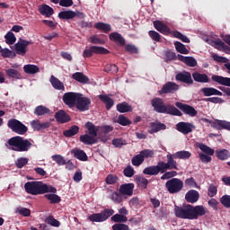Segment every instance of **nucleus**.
I'll return each instance as SVG.
<instances>
[{
    "instance_id": "30",
    "label": "nucleus",
    "mask_w": 230,
    "mask_h": 230,
    "mask_svg": "<svg viewBox=\"0 0 230 230\" xmlns=\"http://www.w3.org/2000/svg\"><path fill=\"white\" fill-rule=\"evenodd\" d=\"M166 125L161 122H152L151 123V129H149L148 133L154 135L155 133L160 130H165Z\"/></svg>"
},
{
    "instance_id": "23",
    "label": "nucleus",
    "mask_w": 230,
    "mask_h": 230,
    "mask_svg": "<svg viewBox=\"0 0 230 230\" xmlns=\"http://www.w3.org/2000/svg\"><path fill=\"white\" fill-rule=\"evenodd\" d=\"M211 81L222 85L230 87V77H224L223 75H211Z\"/></svg>"
},
{
    "instance_id": "53",
    "label": "nucleus",
    "mask_w": 230,
    "mask_h": 230,
    "mask_svg": "<svg viewBox=\"0 0 230 230\" xmlns=\"http://www.w3.org/2000/svg\"><path fill=\"white\" fill-rule=\"evenodd\" d=\"M111 144L115 148H122V146H127V141L123 138H113Z\"/></svg>"
},
{
    "instance_id": "39",
    "label": "nucleus",
    "mask_w": 230,
    "mask_h": 230,
    "mask_svg": "<svg viewBox=\"0 0 230 230\" xmlns=\"http://www.w3.org/2000/svg\"><path fill=\"white\" fill-rule=\"evenodd\" d=\"M58 18L61 20H72L75 18V11H61L58 13Z\"/></svg>"
},
{
    "instance_id": "34",
    "label": "nucleus",
    "mask_w": 230,
    "mask_h": 230,
    "mask_svg": "<svg viewBox=\"0 0 230 230\" xmlns=\"http://www.w3.org/2000/svg\"><path fill=\"white\" fill-rule=\"evenodd\" d=\"M5 75H7L9 78L21 80L22 78V74L19 73L17 69L14 68H8L5 69Z\"/></svg>"
},
{
    "instance_id": "10",
    "label": "nucleus",
    "mask_w": 230,
    "mask_h": 230,
    "mask_svg": "<svg viewBox=\"0 0 230 230\" xmlns=\"http://www.w3.org/2000/svg\"><path fill=\"white\" fill-rule=\"evenodd\" d=\"M32 44V41L25 40L22 38L14 44V51L16 54L24 57L28 52V47Z\"/></svg>"
},
{
    "instance_id": "28",
    "label": "nucleus",
    "mask_w": 230,
    "mask_h": 230,
    "mask_svg": "<svg viewBox=\"0 0 230 230\" xmlns=\"http://www.w3.org/2000/svg\"><path fill=\"white\" fill-rule=\"evenodd\" d=\"M38 11H40V13L47 18H49L54 14V9L51 8L49 5L43 4L40 5V8H38Z\"/></svg>"
},
{
    "instance_id": "58",
    "label": "nucleus",
    "mask_w": 230,
    "mask_h": 230,
    "mask_svg": "<svg viewBox=\"0 0 230 230\" xmlns=\"http://www.w3.org/2000/svg\"><path fill=\"white\" fill-rule=\"evenodd\" d=\"M29 159L26 157H20L15 162V165L18 169H22V167H25L26 164H28Z\"/></svg>"
},
{
    "instance_id": "49",
    "label": "nucleus",
    "mask_w": 230,
    "mask_h": 230,
    "mask_svg": "<svg viewBox=\"0 0 230 230\" xmlns=\"http://www.w3.org/2000/svg\"><path fill=\"white\" fill-rule=\"evenodd\" d=\"M104 72L116 75L119 73V67L115 64H108L104 66Z\"/></svg>"
},
{
    "instance_id": "59",
    "label": "nucleus",
    "mask_w": 230,
    "mask_h": 230,
    "mask_svg": "<svg viewBox=\"0 0 230 230\" xmlns=\"http://www.w3.org/2000/svg\"><path fill=\"white\" fill-rule=\"evenodd\" d=\"M137 155L142 156L145 159H148L155 155V152L151 149H144Z\"/></svg>"
},
{
    "instance_id": "13",
    "label": "nucleus",
    "mask_w": 230,
    "mask_h": 230,
    "mask_svg": "<svg viewBox=\"0 0 230 230\" xmlns=\"http://www.w3.org/2000/svg\"><path fill=\"white\" fill-rule=\"evenodd\" d=\"M175 107L184 112L186 115L190 117H195L198 115V111L194 107L185 104L183 102H175Z\"/></svg>"
},
{
    "instance_id": "11",
    "label": "nucleus",
    "mask_w": 230,
    "mask_h": 230,
    "mask_svg": "<svg viewBox=\"0 0 230 230\" xmlns=\"http://www.w3.org/2000/svg\"><path fill=\"white\" fill-rule=\"evenodd\" d=\"M93 54L107 55L109 54V50L103 47L92 46L90 49L84 50L83 57L84 58H90L93 57Z\"/></svg>"
},
{
    "instance_id": "40",
    "label": "nucleus",
    "mask_w": 230,
    "mask_h": 230,
    "mask_svg": "<svg viewBox=\"0 0 230 230\" xmlns=\"http://www.w3.org/2000/svg\"><path fill=\"white\" fill-rule=\"evenodd\" d=\"M213 59L216 62L224 63L225 64L224 66L226 67V69H227L229 71L228 74L230 75V63H228V59L227 58L220 57L217 54H213Z\"/></svg>"
},
{
    "instance_id": "4",
    "label": "nucleus",
    "mask_w": 230,
    "mask_h": 230,
    "mask_svg": "<svg viewBox=\"0 0 230 230\" xmlns=\"http://www.w3.org/2000/svg\"><path fill=\"white\" fill-rule=\"evenodd\" d=\"M151 105L154 109V111L157 113H166L172 116H181V112L176 107L168 104L165 105L162 98L155 97L151 101Z\"/></svg>"
},
{
    "instance_id": "45",
    "label": "nucleus",
    "mask_w": 230,
    "mask_h": 230,
    "mask_svg": "<svg viewBox=\"0 0 230 230\" xmlns=\"http://www.w3.org/2000/svg\"><path fill=\"white\" fill-rule=\"evenodd\" d=\"M215 46H217L218 50L224 51L226 54H230V47L221 40L214 41Z\"/></svg>"
},
{
    "instance_id": "36",
    "label": "nucleus",
    "mask_w": 230,
    "mask_h": 230,
    "mask_svg": "<svg viewBox=\"0 0 230 230\" xmlns=\"http://www.w3.org/2000/svg\"><path fill=\"white\" fill-rule=\"evenodd\" d=\"M80 128L76 125H73L69 129L63 131V136L66 137H73L79 133Z\"/></svg>"
},
{
    "instance_id": "54",
    "label": "nucleus",
    "mask_w": 230,
    "mask_h": 230,
    "mask_svg": "<svg viewBox=\"0 0 230 230\" xmlns=\"http://www.w3.org/2000/svg\"><path fill=\"white\" fill-rule=\"evenodd\" d=\"M200 92L203 93L204 97H211L214 96V93L216 92V88L214 87H203L200 89Z\"/></svg>"
},
{
    "instance_id": "32",
    "label": "nucleus",
    "mask_w": 230,
    "mask_h": 230,
    "mask_svg": "<svg viewBox=\"0 0 230 230\" xmlns=\"http://www.w3.org/2000/svg\"><path fill=\"white\" fill-rule=\"evenodd\" d=\"M213 128L217 130L226 129L227 131H230V122L217 119V123L213 124Z\"/></svg>"
},
{
    "instance_id": "2",
    "label": "nucleus",
    "mask_w": 230,
    "mask_h": 230,
    "mask_svg": "<svg viewBox=\"0 0 230 230\" xmlns=\"http://www.w3.org/2000/svg\"><path fill=\"white\" fill-rule=\"evenodd\" d=\"M166 157L167 163L161 161L157 162L156 165L146 167L143 172L144 174L154 176L158 175L159 173H164L167 170H178L177 162L174 161V159L178 158H174L172 155H171V154H168Z\"/></svg>"
},
{
    "instance_id": "33",
    "label": "nucleus",
    "mask_w": 230,
    "mask_h": 230,
    "mask_svg": "<svg viewBox=\"0 0 230 230\" xmlns=\"http://www.w3.org/2000/svg\"><path fill=\"white\" fill-rule=\"evenodd\" d=\"M94 28L99 31H102L106 34L110 33L112 31L111 24L102 22H95Z\"/></svg>"
},
{
    "instance_id": "24",
    "label": "nucleus",
    "mask_w": 230,
    "mask_h": 230,
    "mask_svg": "<svg viewBox=\"0 0 230 230\" xmlns=\"http://www.w3.org/2000/svg\"><path fill=\"white\" fill-rule=\"evenodd\" d=\"M51 126L50 122L40 123L39 119H34L31 122V127L36 131H40L43 129H48Z\"/></svg>"
},
{
    "instance_id": "21",
    "label": "nucleus",
    "mask_w": 230,
    "mask_h": 230,
    "mask_svg": "<svg viewBox=\"0 0 230 230\" xmlns=\"http://www.w3.org/2000/svg\"><path fill=\"white\" fill-rule=\"evenodd\" d=\"M153 24L154 28H155V30L159 31L161 34L168 35L171 33L169 26L164 24L163 22L155 21L153 22Z\"/></svg>"
},
{
    "instance_id": "57",
    "label": "nucleus",
    "mask_w": 230,
    "mask_h": 230,
    "mask_svg": "<svg viewBox=\"0 0 230 230\" xmlns=\"http://www.w3.org/2000/svg\"><path fill=\"white\" fill-rule=\"evenodd\" d=\"M144 162L145 158L138 155H135L133 159H131V164L136 167H139Z\"/></svg>"
},
{
    "instance_id": "22",
    "label": "nucleus",
    "mask_w": 230,
    "mask_h": 230,
    "mask_svg": "<svg viewBox=\"0 0 230 230\" xmlns=\"http://www.w3.org/2000/svg\"><path fill=\"white\" fill-rule=\"evenodd\" d=\"M199 199V194L198 190H190L185 194V200L188 203L194 204L195 202H198Z\"/></svg>"
},
{
    "instance_id": "60",
    "label": "nucleus",
    "mask_w": 230,
    "mask_h": 230,
    "mask_svg": "<svg viewBox=\"0 0 230 230\" xmlns=\"http://www.w3.org/2000/svg\"><path fill=\"white\" fill-rule=\"evenodd\" d=\"M124 46H126L125 49L127 52H129L130 54H139V49L136 47V45L128 43Z\"/></svg>"
},
{
    "instance_id": "3",
    "label": "nucleus",
    "mask_w": 230,
    "mask_h": 230,
    "mask_svg": "<svg viewBox=\"0 0 230 230\" xmlns=\"http://www.w3.org/2000/svg\"><path fill=\"white\" fill-rule=\"evenodd\" d=\"M24 188L27 194H31L33 196L47 193L56 194L58 192L57 188L53 186H49L47 183H44L43 181H27L24 185Z\"/></svg>"
},
{
    "instance_id": "51",
    "label": "nucleus",
    "mask_w": 230,
    "mask_h": 230,
    "mask_svg": "<svg viewBox=\"0 0 230 230\" xmlns=\"http://www.w3.org/2000/svg\"><path fill=\"white\" fill-rule=\"evenodd\" d=\"M51 159L56 162L58 166H64L67 163V161L65 160V157L61 155H54L51 156Z\"/></svg>"
},
{
    "instance_id": "47",
    "label": "nucleus",
    "mask_w": 230,
    "mask_h": 230,
    "mask_svg": "<svg viewBox=\"0 0 230 230\" xmlns=\"http://www.w3.org/2000/svg\"><path fill=\"white\" fill-rule=\"evenodd\" d=\"M174 47H175V50H177L178 53L184 54V55L189 54V50L187 49V48L183 43H181L180 41H175Z\"/></svg>"
},
{
    "instance_id": "62",
    "label": "nucleus",
    "mask_w": 230,
    "mask_h": 230,
    "mask_svg": "<svg viewBox=\"0 0 230 230\" xmlns=\"http://www.w3.org/2000/svg\"><path fill=\"white\" fill-rule=\"evenodd\" d=\"M119 181V177L113 174H109L108 176H106V183H108V185H114L115 183H118Z\"/></svg>"
},
{
    "instance_id": "15",
    "label": "nucleus",
    "mask_w": 230,
    "mask_h": 230,
    "mask_svg": "<svg viewBox=\"0 0 230 230\" xmlns=\"http://www.w3.org/2000/svg\"><path fill=\"white\" fill-rule=\"evenodd\" d=\"M175 128L182 135H189L192 132V129H194V125L190 122H178L177 125H175Z\"/></svg>"
},
{
    "instance_id": "16",
    "label": "nucleus",
    "mask_w": 230,
    "mask_h": 230,
    "mask_svg": "<svg viewBox=\"0 0 230 230\" xmlns=\"http://www.w3.org/2000/svg\"><path fill=\"white\" fill-rule=\"evenodd\" d=\"M91 100L88 97H83L75 102V108L80 112H84L90 110Z\"/></svg>"
},
{
    "instance_id": "48",
    "label": "nucleus",
    "mask_w": 230,
    "mask_h": 230,
    "mask_svg": "<svg viewBox=\"0 0 230 230\" xmlns=\"http://www.w3.org/2000/svg\"><path fill=\"white\" fill-rule=\"evenodd\" d=\"M117 123L122 127H128L132 124V121L128 118L125 117V115L121 114L117 119Z\"/></svg>"
},
{
    "instance_id": "25",
    "label": "nucleus",
    "mask_w": 230,
    "mask_h": 230,
    "mask_svg": "<svg viewBox=\"0 0 230 230\" xmlns=\"http://www.w3.org/2000/svg\"><path fill=\"white\" fill-rule=\"evenodd\" d=\"M98 97L99 100H101V102L105 104L106 111H111V108L115 105L114 100H112L107 94H101Z\"/></svg>"
},
{
    "instance_id": "7",
    "label": "nucleus",
    "mask_w": 230,
    "mask_h": 230,
    "mask_svg": "<svg viewBox=\"0 0 230 230\" xmlns=\"http://www.w3.org/2000/svg\"><path fill=\"white\" fill-rule=\"evenodd\" d=\"M84 98L82 93H75V92H68L63 95V102L68 108L73 109L75 108V103L78 102L80 100Z\"/></svg>"
},
{
    "instance_id": "1",
    "label": "nucleus",
    "mask_w": 230,
    "mask_h": 230,
    "mask_svg": "<svg viewBox=\"0 0 230 230\" xmlns=\"http://www.w3.org/2000/svg\"><path fill=\"white\" fill-rule=\"evenodd\" d=\"M173 211L175 217L185 220H198L199 217L207 213L206 208L202 205L192 206L190 204L175 205Z\"/></svg>"
},
{
    "instance_id": "19",
    "label": "nucleus",
    "mask_w": 230,
    "mask_h": 230,
    "mask_svg": "<svg viewBox=\"0 0 230 230\" xmlns=\"http://www.w3.org/2000/svg\"><path fill=\"white\" fill-rule=\"evenodd\" d=\"M110 40L117 43L119 47L126 46V39L119 32H111L109 35Z\"/></svg>"
},
{
    "instance_id": "37",
    "label": "nucleus",
    "mask_w": 230,
    "mask_h": 230,
    "mask_svg": "<svg viewBox=\"0 0 230 230\" xmlns=\"http://www.w3.org/2000/svg\"><path fill=\"white\" fill-rule=\"evenodd\" d=\"M23 72L27 75H36L40 73V67L37 65H25L23 66Z\"/></svg>"
},
{
    "instance_id": "26",
    "label": "nucleus",
    "mask_w": 230,
    "mask_h": 230,
    "mask_svg": "<svg viewBox=\"0 0 230 230\" xmlns=\"http://www.w3.org/2000/svg\"><path fill=\"white\" fill-rule=\"evenodd\" d=\"M193 81L199 84H208L210 79L208 75L206 74H199V72H195L192 74Z\"/></svg>"
},
{
    "instance_id": "29",
    "label": "nucleus",
    "mask_w": 230,
    "mask_h": 230,
    "mask_svg": "<svg viewBox=\"0 0 230 230\" xmlns=\"http://www.w3.org/2000/svg\"><path fill=\"white\" fill-rule=\"evenodd\" d=\"M50 84L54 89L58 91H65V84L59 79H58L55 75H51Z\"/></svg>"
},
{
    "instance_id": "27",
    "label": "nucleus",
    "mask_w": 230,
    "mask_h": 230,
    "mask_svg": "<svg viewBox=\"0 0 230 230\" xmlns=\"http://www.w3.org/2000/svg\"><path fill=\"white\" fill-rule=\"evenodd\" d=\"M71 153L73 154L74 157H75L76 159H78L81 162H87L89 160V156H87L85 151L82 150V149H74L71 151Z\"/></svg>"
},
{
    "instance_id": "35",
    "label": "nucleus",
    "mask_w": 230,
    "mask_h": 230,
    "mask_svg": "<svg viewBox=\"0 0 230 230\" xmlns=\"http://www.w3.org/2000/svg\"><path fill=\"white\" fill-rule=\"evenodd\" d=\"M173 156L175 159H181V160H187L191 157V153L189 151H177L173 155H171Z\"/></svg>"
},
{
    "instance_id": "63",
    "label": "nucleus",
    "mask_w": 230,
    "mask_h": 230,
    "mask_svg": "<svg viewBox=\"0 0 230 230\" xmlns=\"http://www.w3.org/2000/svg\"><path fill=\"white\" fill-rule=\"evenodd\" d=\"M135 172H136L134 171V168L131 165H128L126 167V169H124V171H123V174L127 178H132L134 176Z\"/></svg>"
},
{
    "instance_id": "38",
    "label": "nucleus",
    "mask_w": 230,
    "mask_h": 230,
    "mask_svg": "<svg viewBox=\"0 0 230 230\" xmlns=\"http://www.w3.org/2000/svg\"><path fill=\"white\" fill-rule=\"evenodd\" d=\"M72 78L75 81H77L80 84H87L89 83L90 79L83 73L77 72L75 74H73Z\"/></svg>"
},
{
    "instance_id": "61",
    "label": "nucleus",
    "mask_w": 230,
    "mask_h": 230,
    "mask_svg": "<svg viewBox=\"0 0 230 230\" xmlns=\"http://www.w3.org/2000/svg\"><path fill=\"white\" fill-rule=\"evenodd\" d=\"M220 203L222 206H224L226 208H230V195H224L220 199Z\"/></svg>"
},
{
    "instance_id": "46",
    "label": "nucleus",
    "mask_w": 230,
    "mask_h": 230,
    "mask_svg": "<svg viewBox=\"0 0 230 230\" xmlns=\"http://www.w3.org/2000/svg\"><path fill=\"white\" fill-rule=\"evenodd\" d=\"M197 147H199L200 151H202L204 154L209 156H212L214 155V149L210 148L206 144H198Z\"/></svg>"
},
{
    "instance_id": "9",
    "label": "nucleus",
    "mask_w": 230,
    "mask_h": 230,
    "mask_svg": "<svg viewBox=\"0 0 230 230\" xmlns=\"http://www.w3.org/2000/svg\"><path fill=\"white\" fill-rule=\"evenodd\" d=\"M8 128L19 135H24L28 132V127L22 124L16 119H11L8 120Z\"/></svg>"
},
{
    "instance_id": "42",
    "label": "nucleus",
    "mask_w": 230,
    "mask_h": 230,
    "mask_svg": "<svg viewBox=\"0 0 230 230\" xmlns=\"http://www.w3.org/2000/svg\"><path fill=\"white\" fill-rule=\"evenodd\" d=\"M86 128L88 129V134L90 136L97 137L100 128L96 127L93 122H87L85 125Z\"/></svg>"
},
{
    "instance_id": "43",
    "label": "nucleus",
    "mask_w": 230,
    "mask_h": 230,
    "mask_svg": "<svg viewBox=\"0 0 230 230\" xmlns=\"http://www.w3.org/2000/svg\"><path fill=\"white\" fill-rule=\"evenodd\" d=\"M135 181L142 190L147 189L148 180L143 176H135Z\"/></svg>"
},
{
    "instance_id": "6",
    "label": "nucleus",
    "mask_w": 230,
    "mask_h": 230,
    "mask_svg": "<svg viewBox=\"0 0 230 230\" xmlns=\"http://www.w3.org/2000/svg\"><path fill=\"white\" fill-rule=\"evenodd\" d=\"M115 213L114 209L112 208H105L101 213L92 214L88 217V220L92 223H103L111 218Z\"/></svg>"
},
{
    "instance_id": "31",
    "label": "nucleus",
    "mask_w": 230,
    "mask_h": 230,
    "mask_svg": "<svg viewBox=\"0 0 230 230\" xmlns=\"http://www.w3.org/2000/svg\"><path fill=\"white\" fill-rule=\"evenodd\" d=\"M117 111L119 113H128L133 111V108L128 102H124L117 104Z\"/></svg>"
},
{
    "instance_id": "14",
    "label": "nucleus",
    "mask_w": 230,
    "mask_h": 230,
    "mask_svg": "<svg viewBox=\"0 0 230 230\" xmlns=\"http://www.w3.org/2000/svg\"><path fill=\"white\" fill-rule=\"evenodd\" d=\"M175 81L186 84L188 85H192L194 81L191 78V74L187 71L179 72L175 75Z\"/></svg>"
},
{
    "instance_id": "5",
    "label": "nucleus",
    "mask_w": 230,
    "mask_h": 230,
    "mask_svg": "<svg viewBox=\"0 0 230 230\" xmlns=\"http://www.w3.org/2000/svg\"><path fill=\"white\" fill-rule=\"evenodd\" d=\"M8 146H11V150L15 152H28L31 148L32 144L30 140L24 139L21 136H16L8 140Z\"/></svg>"
},
{
    "instance_id": "12",
    "label": "nucleus",
    "mask_w": 230,
    "mask_h": 230,
    "mask_svg": "<svg viewBox=\"0 0 230 230\" xmlns=\"http://www.w3.org/2000/svg\"><path fill=\"white\" fill-rule=\"evenodd\" d=\"M180 90V85H178L176 83L168 81L166 84H164V86L159 90V94H173L177 91Z\"/></svg>"
},
{
    "instance_id": "52",
    "label": "nucleus",
    "mask_w": 230,
    "mask_h": 230,
    "mask_svg": "<svg viewBox=\"0 0 230 230\" xmlns=\"http://www.w3.org/2000/svg\"><path fill=\"white\" fill-rule=\"evenodd\" d=\"M111 221L121 224L128 221V218L126 217V215L115 214V216L111 217Z\"/></svg>"
},
{
    "instance_id": "17",
    "label": "nucleus",
    "mask_w": 230,
    "mask_h": 230,
    "mask_svg": "<svg viewBox=\"0 0 230 230\" xmlns=\"http://www.w3.org/2000/svg\"><path fill=\"white\" fill-rule=\"evenodd\" d=\"M135 188L136 185L134 183H123L122 185H120L119 191L120 195L132 197L134 194Z\"/></svg>"
},
{
    "instance_id": "44",
    "label": "nucleus",
    "mask_w": 230,
    "mask_h": 230,
    "mask_svg": "<svg viewBox=\"0 0 230 230\" xmlns=\"http://www.w3.org/2000/svg\"><path fill=\"white\" fill-rule=\"evenodd\" d=\"M49 113H50V110L46 106H37L36 109L34 110V114L36 116H44Z\"/></svg>"
},
{
    "instance_id": "18",
    "label": "nucleus",
    "mask_w": 230,
    "mask_h": 230,
    "mask_svg": "<svg viewBox=\"0 0 230 230\" xmlns=\"http://www.w3.org/2000/svg\"><path fill=\"white\" fill-rule=\"evenodd\" d=\"M56 121L58 124H66L71 121V116L64 110H59L58 112L55 113Z\"/></svg>"
},
{
    "instance_id": "50",
    "label": "nucleus",
    "mask_w": 230,
    "mask_h": 230,
    "mask_svg": "<svg viewBox=\"0 0 230 230\" xmlns=\"http://www.w3.org/2000/svg\"><path fill=\"white\" fill-rule=\"evenodd\" d=\"M5 43H7L9 46L13 45L15 41H17V38H15V35L13 31H8L7 34L4 36Z\"/></svg>"
},
{
    "instance_id": "41",
    "label": "nucleus",
    "mask_w": 230,
    "mask_h": 230,
    "mask_svg": "<svg viewBox=\"0 0 230 230\" xmlns=\"http://www.w3.org/2000/svg\"><path fill=\"white\" fill-rule=\"evenodd\" d=\"M45 199H47L49 201H50L51 205L59 204L61 202V198L58 194H55L52 192L51 194H45Z\"/></svg>"
},
{
    "instance_id": "64",
    "label": "nucleus",
    "mask_w": 230,
    "mask_h": 230,
    "mask_svg": "<svg viewBox=\"0 0 230 230\" xmlns=\"http://www.w3.org/2000/svg\"><path fill=\"white\" fill-rule=\"evenodd\" d=\"M112 230H130V227L128 226V225L117 223L112 226Z\"/></svg>"
},
{
    "instance_id": "20",
    "label": "nucleus",
    "mask_w": 230,
    "mask_h": 230,
    "mask_svg": "<svg viewBox=\"0 0 230 230\" xmlns=\"http://www.w3.org/2000/svg\"><path fill=\"white\" fill-rule=\"evenodd\" d=\"M96 137L97 136L84 134L80 136V141L85 146H93L98 143Z\"/></svg>"
},
{
    "instance_id": "56",
    "label": "nucleus",
    "mask_w": 230,
    "mask_h": 230,
    "mask_svg": "<svg viewBox=\"0 0 230 230\" xmlns=\"http://www.w3.org/2000/svg\"><path fill=\"white\" fill-rule=\"evenodd\" d=\"M217 157L220 161H226L228 159V150L222 149L220 151H217Z\"/></svg>"
},
{
    "instance_id": "8",
    "label": "nucleus",
    "mask_w": 230,
    "mask_h": 230,
    "mask_svg": "<svg viewBox=\"0 0 230 230\" xmlns=\"http://www.w3.org/2000/svg\"><path fill=\"white\" fill-rule=\"evenodd\" d=\"M164 187H166L168 193L177 194L183 189V181L179 178H172L166 181Z\"/></svg>"
},
{
    "instance_id": "55",
    "label": "nucleus",
    "mask_w": 230,
    "mask_h": 230,
    "mask_svg": "<svg viewBox=\"0 0 230 230\" xmlns=\"http://www.w3.org/2000/svg\"><path fill=\"white\" fill-rule=\"evenodd\" d=\"M203 101L214 104H223L225 102V101L221 97H208L203 99Z\"/></svg>"
}]
</instances>
